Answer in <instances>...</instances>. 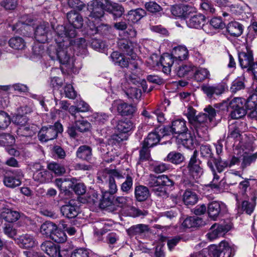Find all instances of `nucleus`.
Here are the masks:
<instances>
[{
    "label": "nucleus",
    "instance_id": "obj_1",
    "mask_svg": "<svg viewBox=\"0 0 257 257\" xmlns=\"http://www.w3.org/2000/svg\"><path fill=\"white\" fill-rule=\"evenodd\" d=\"M107 3V0H93L88 5V10L90 12L88 18L89 21L88 26L92 34H102L108 30V27L107 25L101 24L96 26L93 23L94 20H99L103 16L104 11H106Z\"/></svg>",
    "mask_w": 257,
    "mask_h": 257
},
{
    "label": "nucleus",
    "instance_id": "obj_2",
    "mask_svg": "<svg viewBox=\"0 0 257 257\" xmlns=\"http://www.w3.org/2000/svg\"><path fill=\"white\" fill-rule=\"evenodd\" d=\"M124 177L122 172L115 169H105L99 172L98 179L102 182H103V180L108 182L109 192H105L101 200V205L103 207L108 206L111 204V200H113V198L112 195L117 191L114 178L120 179Z\"/></svg>",
    "mask_w": 257,
    "mask_h": 257
},
{
    "label": "nucleus",
    "instance_id": "obj_3",
    "mask_svg": "<svg viewBox=\"0 0 257 257\" xmlns=\"http://www.w3.org/2000/svg\"><path fill=\"white\" fill-rule=\"evenodd\" d=\"M71 49L65 46L62 44L58 45L57 48L53 46H50L48 48V54L52 60H57L63 65H65L68 68H72L73 66V61L69 51Z\"/></svg>",
    "mask_w": 257,
    "mask_h": 257
},
{
    "label": "nucleus",
    "instance_id": "obj_4",
    "mask_svg": "<svg viewBox=\"0 0 257 257\" xmlns=\"http://www.w3.org/2000/svg\"><path fill=\"white\" fill-rule=\"evenodd\" d=\"M63 131L62 125L56 122L53 125L42 127L39 132L38 138L42 142H47L56 139L58 133H61Z\"/></svg>",
    "mask_w": 257,
    "mask_h": 257
},
{
    "label": "nucleus",
    "instance_id": "obj_5",
    "mask_svg": "<svg viewBox=\"0 0 257 257\" xmlns=\"http://www.w3.org/2000/svg\"><path fill=\"white\" fill-rule=\"evenodd\" d=\"M235 251L234 247L230 246L228 242L222 241L218 246H209V257H232Z\"/></svg>",
    "mask_w": 257,
    "mask_h": 257
},
{
    "label": "nucleus",
    "instance_id": "obj_6",
    "mask_svg": "<svg viewBox=\"0 0 257 257\" xmlns=\"http://www.w3.org/2000/svg\"><path fill=\"white\" fill-rule=\"evenodd\" d=\"M228 109H231L230 116L232 119H239L246 113L245 99L241 97H235L229 103Z\"/></svg>",
    "mask_w": 257,
    "mask_h": 257
},
{
    "label": "nucleus",
    "instance_id": "obj_7",
    "mask_svg": "<svg viewBox=\"0 0 257 257\" xmlns=\"http://www.w3.org/2000/svg\"><path fill=\"white\" fill-rule=\"evenodd\" d=\"M24 174L21 169H16L7 172L4 177L3 182L7 187L14 188L19 186L22 183Z\"/></svg>",
    "mask_w": 257,
    "mask_h": 257
},
{
    "label": "nucleus",
    "instance_id": "obj_8",
    "mask_svg": "<svg viewBox=\"0 0 257 257\" xmlns=\"http://www.w3.org/2000/svg\"><path fill=\"white\" fill-rule=\"evenodd\" d=\"M110 109L112 112L116 110L121 116H129L133 115L136 111L137 108L134 105L119 99L113 101Z\"/></svg>",
    "mask_w": 257,
    "mask_h": 257
},
{
    "label": "nucleus",
    "instance_id": "obj_9",
    "mask_svg": "<svg viewBox=\"0 0 257 257\" xmlns=\"http://www.w3.org/2000/svg\"><path fill=\"white\" fill-rule=\"evenodd\" d=\"M32 24L31 16L25 15L21 18V20L12 26L13 31L29 36L31 33Z\"/></svg>",
    "mask_w": 257,
    "mask_h": 257
},
{
    "label": "nucleus",
    "instance_id": "obj_10",
    "mask_svg": "<svg viewBox=\"0 0 257 257\" xmlns=\"http://www.w3.org/2000/svg\"><path fill=\"white\" fill-rule=\"evenodd\" d=\"M204 110L205 113H200L196 115L195 122L192 124L193 126L207 125L208 122H211L215 120L216 115V111L215 108L210 105H208L204 109Z\"/></svg>",
    "mask_w": 257,
    "mask_h": 257
},
{
    "label": "nucleus",
    "instance_id": "obj_11",
    "mask_svg": "<svg viewBox=\"0 0 257 257\" xmlns=\"http://www.w3.org/2000/svg\"><path fill=\"white\" fill-rule=\"evenodd\" d=\"M197 151L195 150L187 166L190 175L194 179L199 177L203 172L200 166L201 161L197 159Z\"/></svg>",
    "mask_w": 257,
    "mask_h": 257
},
{
    "label": "nucleus",
    "instance_id": "obj_12",
    "mask_svg": "<svg viewBox=\"0 0 257 257\" xmlns=\"http://www.w3.org/2000/svg\"><path fill=\"white\" fill-rule=\"evenodd\" d=\"M224 208V205L219 202H210L208 204L207 207V213L209 217L213 220H216L223 215Z\"/></svg>",
    "mask_w": 257,
    "mask_h": 257
},
{
    "label": "nucleus",
    "instance_id": "obj_13",
    "mask_svg": "<svg viewBox=\"0 0 257 257\" xmlns=\"http://www.w3.org/2000/svg\"><path fill=\"white\" fill-rule=\"evenodd\" d=\"M147 184L150 187L153 188L157 187L160 185H167L168 186H172L174 182L172 180L165 175L156 176L151 175L147 180Z\"/></svg>",
    "mask_w": 257,
    "mask_h": 257
},
{
    "label": "nucleus",
    "instance_id": "obj_14",
    "mask_svg": "<svg viewBox=\"0 0 257 257\" xmlns=\"http://www.w3.org/2000/svg\"><path fill=\"white\" fill-rule=\"evenodd\" d=\"M238 57L241 67L242 68H247L252 71V66L255 63L253 62L252 51L246 49V51L239 52Z\"/></svg>",
    "mask_w": 257,
    "mask_h": 257
},
{
    "label": "nucleus",
    "instance_id": "obj_15",
    "mask_svg": "<svg viewBox=\"0 0 257 257\" xmlns=\"http://www.w3.org/2000/svg\"><path fill=\"white\" fill-rule=\"evenodd\" d=\"M228 230L227 225L214 223L211 226L206 236L209 240H212L222 235Z\"/></svg>",
    "mask_w": 257,
    "mask_h": 257
},
{
    "label": "nucleus",
    "instance_id": "obj_16",
    "mask_svg": "<svg viewBox=\"0 0 257 257\" xmlns=\"http://www.w3.org/2000/svg\"><path fill=\"white\" fill-rule=\"evenodd\" d=\"M117 45L119 49L125 54L131 56L132 59L137 58L136 54L134 53V44L125 39L118 40Z\"/></svg>",
    "mask_w": 257,
    "mask_h": 257
},
{
    "label": "nucleus",
    "instance_id": "obj_17",
    "mask_svg": "<svg viewBox=\"0 0 257 257\" xmlns=\"http://www.w3.org/2000/svg\"><path fill=\"white\" fill-rule=\"evenodd\" d=\"M195 9L188 5H176L172 7L171 13L175 17L187 18Z\"/></svg>",
    "mask_w": 257,
    "mask_h": 257
},
{
    "label": "nucleus",
    "instance_id": "obj_18",
    "mask_svg": "<svg viewBox=\"0 0 257 257\" xmlns=\"http://www.w3.org/2000/svg\"><path fill=\"white\" fill-rule=\"evenodd\" d=\"M41 248L48 255L51 257H63L60 253L58 245L51 241H45L41 244Z\"/></svg>",
    "mask_w": 257,
    "mask_h": 257
},
{
    "label": "nucleus",
    "instance_id": "obj_19",
    "mask_svg": "<svg viewBox=\"0 0 257 257\" xmlns=\"http://www.w3.org/2000/svg\"><path fill=\"white\" fill-rule=\"evenodd\" d=\"M49 28L48 23H43L37 27L35 31L36 40L41 43H44L47 41V34Z\"/></svg>",
    "mask_w": 257,
    "mask_h": 257
},
{
    "label": "nucleus",
    "instance_id": "obj_20",
    "mask_svg": "<svg viewBox=\"0 0 257 257\" xmlns=\"http://www.w3.org/2000/svg\"><path fill=\"white\" fill-rule=\"evenodd\" d=\"M61 212L63 215L68 218H75L78 213V207L73 201H70L68 204L61 207Z\"/></svg>",
    "mask_w": 257,
    "mask_h": 257
},
{
    "label": "nucleus",
    "instance_id": "obj_21",
    "mask_svg": "<svg viewBox=\"0 0 257 257\" xmlns=\"http://www.w3.org/2000/svg\"><path fill=\"white\" fill-rule=\"evenodd\" d=\"M205 19L204 15L201 14H195L191 16L186 20V24L189 28L199 29L204 25Z\"/></svg>",
    "mask_w": 257,
    "mask_h": 257
},
{
    "label": "nucleus",
    "instance_id": "obj_22",
    "mask_svg": "<svg viewBox=\"0 0 257 257\" xmlns=\"http://www.w3.org/2000/svg\"><path fill=\"white\" fill-rule=\"evenodd\" d=\"M174 56L168 53L163 54L160 59V65L164 73L169 74L171 72V67L174 62Z\"/></svg>",
    "mask_w": 257,
    "mask_h": 257
},
{
    "label": "nucleus",
    "instance_id": "obj_23",
    "mask_svg": "<svg viewBox=\"0 0 257 257\" xmlns=\"http://www.w3.org/2000/svg\"><path fill=\"white\" fill-rule=\"evenodd\" d=\"M67 18L71 25L70 27L74 28L80 29L83 26V18L82 16L75 11L72 10L67 14Z\"/></svg>",
    "mask_w": 257,
    "mask_h": 257
},
{
    "label": "nucleus",
    "instance_id": "obj_24",
    "mask_svg": "<svg viewBox=\"0 0 257 257\" xmlns=\"http://www.w3.org/2000/svg\"><path fill=\"white\" fill-rule=\"evenodd\" d=\"M132 61H129V65L128 67L133 71V75H130L128 77V80L134 84H136L138 82V77L137 76L138 72L140 70L139 64L141 63V61L139 60L138 57L135 59L131 58Z\"/></svg>",
    "mask_w": 257,
    "mask_h": 257
},
{
    "label": "nucleus",
    "instance_id": "obj_25",
    "mask_svg": "<svg viewBox=\"0 0 257 257\" xmlns=\"http://www.w3.org/2000/svg\"><path fill=\"white\" fill-rule=\"evenodd\" d=\"M171 126L173 133L175 134L182 135L188 131L186 121L183 119H177L173 121Z\"/></svg>",
    "mask_w": 257,
    "mask_h": 257
},
{
    "label": "nucleus",
    "instance_id": "obj_26",
    "mask_svg": "<svg viewBox=\"0 0 257 257\" xmlns=\"http://www.w3.org/2000/svg\"><path fill=\"white\" fill-rule=\"evenodd\" d=\"M76 155L80 159L89 161L92 158V149L86 145L81 146L78 148Z\"/></svg>",
    "mask_w": 257,
    "mask_h": 257
},
{
    "label": "nucleus",
    "instance_id": "obj_27",
    "mask_svg": "<svg viewBox=\"0 0 257 257\" xmlns=\"http://www.w3.org/2000/svg\"><path fill=\"white\" fill-rule=\"evenodd\" d=\"M150 196L149 190L146 186L138 185L135 188V197L136 199L141 202L146 200Z\"/></svg>",
    "mask_w": 257,
    "mask_h": 257
},
{
    "label": "nucleus",
    "instance_id": "obj_28",
    "mask_svg": "<svg viewBox=\"0 0 257 257\" xmlns=\"http://www.w3.org/2000/svg\"><path fill=\"white\" fill-rule=\"evenodd\" d=\"M122 175L124 177L122 179H125V181L121 184L120 186V190L126 194L130 193L132 190L133 185V174L131 172L127 170V173H122Z\"/></svg>",
    "mask_w": 257,
    "mask_h": 257
},
{
    "label": "nucleus",
    "instance_id": "obj_29",
    "mask_svg": "<svg viewBox=\"0 0 257 257\" xmlns=\"http://www.w3.org/2000/svg\"><path fill=\"white\" fill-rule=\"evenodd\" d=\"M110 57L115 65H118L121 68L128 67L129 61L123 55L118 52H113L111 53Z\"/></svg>",
    "mask_w": 257,
    "mask_h": 257
},
{
    "label": "nucleus",
    "instance_id": "obj_30",
    "mask_svg": "<svg viewBox=\"0 0 257 257\" xmlns=\"http://www.w3.org/2000/svg\"><path fill=\"white\" fill-rule=\"evenodd\" d=\"M110 57L115 65H118L121 68L128 67L129 61L123 55L118 52H113L111 53Z\"/></svg>",
    "mask_w": 257,
    "mask_h": 257
},
{
    "label": "nucleus",
    "instance_id": "obj_31",
    "mask_svg": "<svg viewBox=\"0 0 257 257\" xmlns=\"http://www.w3.org/2000/svg\"><path fill=\"white\" fill-rule=\"evenodd\" d=\"M160 139V136L158 134V130L156 129L154 131L148 134L147 138L144 140L143 144L145 146L151 148L158 144Z\"/></svg>",
    "mask_w": 257,
    "mask_h": 257
},
{
    "label": "nucleus",
    "instance_id": "obj_32",
    "mask_svg": "<svg viewBox=\"0 0 257 257\" xmlns=\"http://www.w3.org/2000/svg\"><path fill=\"white\" fill-rule=\"evenodd\" d=\"M227 32L232 36L238 37L243 32L242 25L237 22H231L226 26Z\"/></svg>",
    "mask_w": 257,
    "mask_h": 257
},
{
    "label": "nucleus",
    "instance_id": "obj_33",
    "mask_svg": "<svg viewBox=\"0 0 257 257\" xmlns=\"http://www.w3.org/2000/svg\"><path fill=\"white\" fill-rule=\"evenodd\" d=\"M106 11L112 13L116 17H120L124 12L123 8L118 4L112 3L109 0L106 6Z\"/></svg>",
    "mask_w": 257,
    "mask_h": 257
},
{
    "label": "nucleus",
    "instance_id": "obj_34",
    "mask_svg": "<svg viewBox=\"0 0 257 257\" xmlns=\"http://www.w3.org/2000/svg\"><path fill=\"white\" fill-rule=\"evenodd\" d=\"M201 89L209 98H211L214 94L220 95L223 91V88L220 85H203L201 87Z\"/></svg>",
    "mask_w": 257,
    "mask_h": 257
},
{
    "label": "nucleus",
    "instance_id": "obj_35",
    "mask_svg": "<svg viewBox=\"0 0 257 257\" xmlns=\"http://www.w3.org/2000/svg\"><path fill=\"white\" fill-rule=\"evenodd\" d=\"M172 55L176 61L178 60L183 61L186 59L188 56V51L187 48L183 46H178L175 47L172 51Z\"/></svg>",
    "mask_w": 257,
    "mask_h": 257
},
{
    "label": "nucleus",
    "instance_id": "obj_36",
    "mask_svg": "<svg viewBox=\"0 0 257 257\" xmlns=\"http://www.w3.org/2000/svg\"><path fill=\"white\" fill-rule=\"evenodd\" d=\"M146 15V12L143 9H137L132 10L128 13V20L133 23H135L140 21L142 18Z\"/></svg>",
    "mask_w": 257,
    "mask_h": 257
},
{
    "label": "nucleus",
    "instance_id": "obj_37",
    "mask_svg": "<svg viewBox=\"0 0 257 257\" xmlns=\"http://www.w3.org/2000/svg\"><path fill=\"white\" fill-rule=\"evenodd\" d=\"M148 230V225L144 224H139L130 227L127 230V232L129 236H133L141 235Z\"/></svg>",
    "mask_w": 257,
    "mask_h": 257
},
{
    "label": "nucleus",
    "instance_id": "obj_38",
    "mask_svg": "<svg viewBox=\"0 0 257 257\" xmlns=\"http://www.w3.org/2000/svg\"><path fill=\"white\" fill-rule=\"evenodd\" d=\"M133 127V124L131 120L123 119L117 122L116 128L120 133L125 134L130 131Z\"/></svg>",
    "mask_w": 257,
    "mask_h": 257
},
{
    "label": "nucleus",
    "instance_id": "obj_39",
    "mask_svg": "<svg viewBox=\"0 0 257 257\" xmlns=\"http://www.w3.org/2000/svg\"><path fill=\"white\" fill-rule=\"evenodd\" d=\"M2 215L3 218L8 222L16 221L20 217V214L18 212L9 209H5L2 212Z\"/></svg>",
    "mask_w": 257,
    "mask_h": 257
},
{
    "label": "nucleus",
    "instance_id": "obj_40",
    "mask_svg": "<svg viewBox=\"0 0 257 257\" xmlns=\"http://www.w3.org/2000/svg\"><path fill=\"white\" fill-rule=\"evenodd\" d=\"M198 197L196 194L187 190L183 194V201L186 205H193L197 203Z\"/></svg>",
    "mask_w": 257,
    "mask_h": 257
},
{
    "label": "nucleus",
    "instance_id": "obj_41",
    "mask_svg": "<svg viewBox=\"0 0 257 257\" xmlns=\"http://www.w3.org/2000/svg\"><path fill=\"white\" fill-rule=\"evenodd\" d=\"M178 140L186 148L191 149L193 146V139L190 133L186 132L181 135Z\"/></svg>",
    "mask_w": 257,
    "mask_h": 257
},
{
    "label": "nucleus",
    "instance_id": "obj_42",
    "mask_svg": "<svg viewBox=\"0 0 257 257\" xmlns=\"http://www.w3.org/2000/svg\"><path fill=\"white\" fill-rule=\"evenodd\" d=\"M183 160L184 156L182 154L173 151L168 154L165 161L170 162L173 164H179L182 163Z\"/></svg>",
    "mask_w": 257,
    "mask_h": 257
},
{
    "label": "nucleus",
    "instance_id": "obj_43",
    "mask_svg": "<svg viewBox=\"0 0 257 257\" xmlns=\"http://www.w3.org/2000/svg\"><path fill=\"white\" fill-rule=\"evenodd\" d=\"M194 76L197 81L202 82L209 78L210 72L206 68H199L195 71Z\"/></svg>",
    "mask_w": 257,
    "mask_h": 257
},
{
    "label": "nucleus",
    "instance_id": "obj_44",
    "mask_svg": "<svg viewBox=\"0 0 257 257\" xmlns=\"http://www.w3.org/2000/svg\"><path fill=\"white\" fill-rule=\"evenodd\" d=\"M55 229H56V225L54 223L47 221L41 225L40 232L42 234L49 236L51 238Z\"/></svg>",
    "mask_w": 257,
    "mask_h": 257
},
{
    "label": "nucleus",
    "instance_id": "obj_45",
    "mask_svg": "<svg viewBox=\"0 0 257 257\" xmlns=\"http://www.w3.org/2000/svg\"><path fill=\"white\" fill-rule=\"evenodd\" d=\"M201 222V219L198 217H189L183 221L182 225L184 227L189 228L199 226Z\"/></svg>",
    "mask_w": 257,
    "mask_h": 257
},
{
    "label": "nucleus",
    "instance_id": "obj_46",
    "mask_svg": "<svg viewBox=\"0 0 257 257\" xmlns=\"http://www.w3.org/2000/svg\"><path fill=\"white\" fill-rule=\"evenodd\" d=\"M9 46L16 50L23 49L25 46L24 40L21 37L12 38L9 41Z\"/></svg>",
    "mask_w": 257,
    "mask_h": 257
},
{
    "label": "nucleus",
    "instance_id": "obj_47",
    "mask_svg": "<svg viewBox=\"0 0 257 257\" xmlns=\"http://www.w3.org/2000/svg\"><path fill=\"white\" fill-rule=\"evenodd\" d=\"M51 238L56 242L63 243L66 240V235L64 231L58 229L56 226V229L54 230L51 234Z\"/></svg>",
    "mask_w": 257,
    "mask_h": 257
},
{
    "label": "nucleus",
    "instance_id": "obj_48",
    "mask_svg": "<svg viewBox=\"0 0 257 257\" xmlns=\"http://www.w3.org/2000/svg\"><path fill=\"white\" fill-rule=\"evenodd\" d=\"M244 78L243 77H238L232 82L230 87V91L233 93H236L244 89Z\"/></svg>",
    "mask_w": 257,
    "mask_h": 257
},
{
    "label": "nucleus",
    "instance_id": "obj_49",
    "mask_svg": "<svg viewBox=\"0 0 257 257\" xmlns=\"http://www.w3.org/2000/svg\"><path fill=\"white\" fill-rule=\"evenodd\" d=\"M48 168L49 170L53 172L57 175H62L65 173V167L55 162L50 163L48 165Z\"/></svg>",
    "mask_w": 257,
    "mask_h": 257
},
{
    "label": "nucleus",
    "instance_id": "obj_50",
    "mask_svg": "<svg viewBox=\"0 0 257 257\" xmlns=\"http://www.w3.org/2000/svg\"><path fill=\"white\" fill-rule=\"evenodd\" d=\"M11 121V118L8 113L0 110V129L4 130L8 127Z\"/></svg>",
    "mask_w": 257,
    "mask_h": 257
},
{
    "label": "nucleus",
    "instance_id": "obj_51",
    "mask_svg": "<svg viewBox=\"0 0 257 257\" xmlns=\"http://www.w3.org/2000/svg\"><path fill=\"white\" fill-rule=\"evenodd\" d=\"M227 137L233 139L237 138L240 136V131L238 124L233 123L229 125Z\"/></svg>",
    "mask_w": 257,
    "mask_h": 257
},
{
    "label": "nucleus",
    "instance_id": "obj_52",
    "mask_svg": "<svg viewBox=\"0 0 257 257\" xmlns=\"http://www.w3.org/2000/svg\"><path fill=\"white\" fill-rule=\"evenodd\" d=\"M149 148L150 147L145 146V145L143 144V147L140 150L138 163H141L142 162L149 160L151 157L150 150H149Z\"/></svg>",
    "mask_w": 257,
    "mask_h": 257
},
{
    "label": "nucleus",
    "instance_id": "obj_53",
    "mask_svg": "<svg viewBox=\"0 0 257 257\" xmlns=\"http://www.w3.org/2000/svg\"><path fill=\"white\" fill-rule=\"evenodd\" d=\"M17 134L20 136L24 137L26 138H28L32 140V130L30 128L29 126H26L25 125H22L19 126L18 128Z\"/></svg>",
    "mask_w": 257,
    "mask_h": 257
},
{
    "label": "nucleus",
    "instance_id": "obj_54",
    "mask_svg": "<svg viewBox=\"0 0 257 257\" xmlns=\"http://www.w3.org/2000/svg\"><path fill=\"white\" fill-rule=\"evenodd\" d=\"M75 47L80 54H85L87 52V44L85 39L80 38L77 39L75 42Z\"/></svg>",
    "mask_w": 257,
    "mask_h": 257
},
{
    "label": "nucleus",
    "instance_id": "obj_55",
    "mask_svg": "<svg viewBox=\"0 0 257 257\" xmlns=\"http://www.w3.org/2000/svg\"><path fill=\"white\" fill-rule=\"evenodd\" d=\"M11 120L14 123L21 126L26 124L27 122L28 118L25 115L17 113L13 116Z\"/></svg>",
    "mask_w": 257,
    "mask_h": 257
},
{
    "label": "nucleus",
    "instance_id": "obj_56",
    "mask_svg": "<svg viewBox=\"0 0 257 257\" xmlns=\"http://www.w3.org/2000/svg\"><path fill=\"white\" fill-rule=\"evenodd\" d=\"M146 10L152 13L160 12L162 10L161 7L155 2H149L145 4Z\"/></svg>",
    "mask_w": 257,
    "mask_h": 257
},
{
    "label": "nucleus",
    "instance_id": "obj_57",
    "mask_svg": "<svg viewBox=\"0 0 257 257\" xmlns=\"http://www.w3.org/2000/svg\"><path fill=\"white\" fill-rule=\"evenodd\" d=\"M256 158V153L252 155L244 156L241 165V168L243 170L246 167L249 166L251 163L254 162Z\"/></svg>",
    "mask_w": 257,
    "mask_h": 257
},
{
    "label": "nucleus",
    "instance_id": "obj_58",
    "mask_svg": "<svg viewBox=\"0 0 257 257\" xmlns=\"http://www.w3.org/2000/svg\"><path fill=\"white\" fill-rule=\"evenodd\" d=\"M130 214L133 217H144L148 214V211L145 209L141 210L135 207H131L130 210Z\"/></svg>",
    "mask_w": 257,
    "mask_h": 257
},
{
    "label": "nucleus",
    "instance_id": "obj_59",
    "mask_svg": "<svg viewBox=\"0 0 257 257\" xmlns=\"http://www.w3.org/2000/svg\"><path fill=\"white\" fill-rule=\"evenodd\" d=\"M128 97L131 99H139L141 97V90L136 87H131L126 91Z\"/></svg>",
    "mask_w": 257,
    "mask_h": 257
},
{
    "label": "nucleus",
    "instance_id": "obj_60",
    "mask_svg": "<svg viewBox=\"0 0 257 257\" xmlns=\"http://www.w3.org/2000/svg\"><path fill=\"white\" fill-rule=\"evenodd\" d=\"M193 67L191 65H183L179 67L177 74L180 77H184L193 71Z\"/></svg>",
    "mask_w": 257,
    "mask_h": 257
},
{
    "label": "nucleus",
    "instance_id": "obj_61",
    "mask_svg": "<svg viewBox=\"0 0 257 257\" xmlns=\"http://www.w3.org/2000/svg\"><path fill=\"white\" fill-rule=\"evenodd\" d=\"M75 125L77 128V130L80 132H84L88 130L90 126V123L84 120H76Z\"/></svg>",
    "mask_w": 257,
    "mask_h": 257
},
{
    "label": "nucleus",
    "instance_id": "obj_62",
    "mask_svg": "<svg viewBox=\"0 0 257 257\" xmlns=\"http://www.w3.org/2000/svg\"><path fill=\"white\" fill-rule=\"evenodd\" d=\"M195 130L196 135L200 138H205L207 133V125H198V126H193Z\"/></svg>",
    "mask_w": 257,
    "mask_h": 257
},
{
    "label": "nucleus",
    "instance_id": "obj_63",
    "mask_svg": "<svg viewBox=\"0 0 257 257\" xmlns=\"http://www.w3.org/2000/svg\"><path fill=\"white\" fill-rule=\"evenodd\" d=\"M257 105V95H251L245 100V108L248 109H252Z\"/></svg>",
    "mask_w": 257,
    "mask_h": 257
},
{
    "label": "nucleus",
    "instance_id": "obj_64",
    "mask_svg": "<svg viewBox=\"0 0 257 257\" xmlns=\"http://www.w3.org/2000/svg\"><path fill=\"white\" fill-rule=\"evenodd\" d=\"M71 257H89V252L84 248H77L72 251Z\"/></svg>",
    "mask_w": 257,
    "mask_h": 257
}]
</instances>
